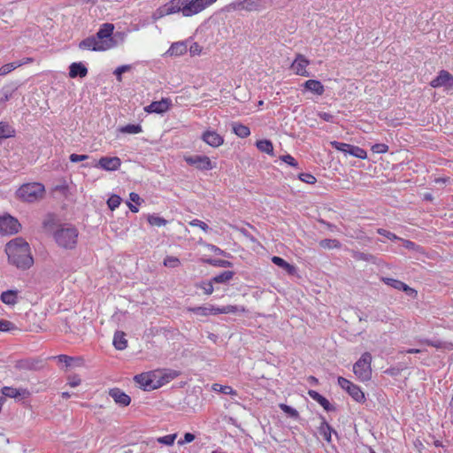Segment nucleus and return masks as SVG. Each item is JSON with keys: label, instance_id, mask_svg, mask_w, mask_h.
I'll use <instances>...</instances> for the list:
<instances>
[{"label": "nucleus", "instance_id": "nucleus-1", "mask_svg": "<svg viewBox=\"0 0 453 453\" xmlns=\"http://www.w3.org/2000/svg\"><path fill=\"white\" fill-rule=\"evenodd\" d=\"M114 25L104 23L95 35L88 36L79 43V48L84 50L107 51L122 44L127 37L124 32L114 34Z\"/></svg>", "mask_w": 453, "mask_h": 453}, {"label": "nucleus", "instance_id": "nucleus-2", "mask_svg": "<svg viewBox=\"0 0 453 453\" xmlns=\"http://www.w3.org/2000/svg\"><path fill=\"white\" fill-rule=\"evenodd\" d=\"M218 0H171L159 6L151 16L157 21L165 16L181 13L183 17L195 16L208 7L211 6Z\"/></svg>", "mask_w": 453, "mask_h": 453}, {"label": "nucleus", "instance_id": "nucleus-3", "mask_svg": "<svg viewBox=\"0 0 453 453\" xmlns=\"http://www.w3.org/2000/svg\"><path fill=\"white\" fill-rule=\"evenodd\" d=\"M4 252L8 263L19 270H27L34 265L29 243L21 237H16L5 244Z\"/></svg>", "mask_w": 453, "mask_h": 453}, {"label": "nucleus", "instance_id": "nucleus-4", "mask_svg": "<svg viewBox=\"0 0 453 453\" xmlns=\"http://www.w3.org/2000/svg\"><path fill=\"white\" fill-rule=\"evenodd\" d=\"M176 372L155 370L135 375L134 380L144 390L156 389L177 377Z\"/></svg>", "mask_w": 453, "mask_h": 453}, {"label": "nucleus", "instance_id": "nucleus-5", "mask_svg": "<svg viewBox=\"0 0 453 453\" xmlns=\"http://www.w3.org/2000/svg\"><path fill=\"white\" fill-rule=\"evenodd\" d=\"M188 311L197 316L207 317L218 314L244 313L246 310L243 306L238 305H226L223 307H218L212 304H207L204 306L188 308Z\"/></svg>", "mask_w": 453, "mask_h": 453}, {"label": "nucleus", "instance_id": "nucleus-6", "mask_svg": "<svg viewBox=\"0 0 453 453\" xmlns=\"http://www.w3.org/2000/svg\"><path fill=\"white\" fill-rule=\"evenodd\" d=\"M268 0H234L225 6V11L232 12H261L266 7Z\"/></svg>", "mask_w": 453, "mask_h": 453}, {"label": "nucleus", "instance_id": "nucleus-7", "mask_svg": "<svg viewBox=\"0 0 453 453\" xmlns=\"http://www.w3.org/2000/svg\"><path fill=\"white\" fill-rule=\"evenodd\" d=\"M45 192L44 186L39 182L22 185L16 192L17 196L25 202L33 203L42 198Z\"/></svg>", "mask_w": 453, "mask_h": 453}, {"label": "nucleus", "instance_id": "nucleus-8", "mask_svg": "<svg viewBox=\"0 0 453 453\" xmlns=\"http://www.w3.org/2000/svg\"><path fill=\"white\" fill-rule=\"evenodd\" d=\"M54 238L59 246L73 249L77 243L78 231L75 227L63 226L55 232Z\"/></svg>", "mask_w": 453, "mask_h": 453}, {"label": "nucleus", "instance_id": "nucleus-9", "mask_svg": "<svg viewBox=\"0 0 453 453\" xmlns=\"http://www.w3.org/2000/svg\"><path fill=\"white\" fill-rule=\"evenodd\" d=\"M372 355L365 352L361 357L354 364L353 372L361 381H368L372 378Z\"/></svg>", "mask_w": 453, "mask_h": 453}, {"label": "nucleus", "instance_id": "nucleus-10", "mask_svg": "<svg viewBox=\"0 0 453 453\" xmlns=\"http://www.w3.org/2000/svg\"><path fill=\"white\" fill-rule=\"evenodd\" d=\"M184 160L188 165H193L200 171L212 170L217 165L205 155L185 156Z\"/></svg>", "mask_w": 453, "mask_h": 453}, {"label": "nucleus", "instance_id": "nucleus-11", "mask_svg": "<svg viewBox=\"0 0 453 453\" xmlns=\"http://www.w3.org/2000/svg\"><path fill=\"white\" fill-rule=\"evenodd\" d=\"M20 224L11 215L0 217V234L10 235L19 232Z\"/></svg>", "mask_w": 453, "mask_h": 453}, {"label": "nucleus", "instance_id": "nucleus-12", "mask_svg": "<svg viewBox=\"0 0 453 453\" xmlns=\"http://www.w3.org/2000/svg\"><path fill=\"white\" fill-rule=\"evenodd\" d=\"M338 384L342 389L346 390L348 392V394L355 401H357L358 403L365 401V397L364 392L361 390V388L358 386L353 384L349 380H347L343 377H339Z\"/></svg>", "mask_w": 453, "mask_h": 453}, {"label": "nucleus", "instance_id": "nucleus-13", "mask_svg": "<svg viewBox=\"0 0 453 453\" xmlns=\"http://www.w3.org/2000/svg\"><path fill=\"white\" fill-rule=\"evenodd\" d=\"M430 84L433 88L444 87L446 89L453 88V76L449 72L442 70Z\"/></svg>", "mask_w": 453, "mask_h": 453}, {"label": "nucleus", "instance_id": "nucleus-14", "mask_svg": "<svg viewBox=\"0 0 453 453\" xmlns=\"http://www.w3.org/2000/svg\"><path fill=\"white\" fill-rule=\"evenodd\" d=\"M310 61L301 54H298L291 65V68L294 73L300 76L307 77L310 73L307 71V66Z\"/></svg>", "mask_w": 453, "mask_h": 453}, {"label": "nucleus", "instance_id": "nucleus-15", "mask_svg": "<svg viewBox=\"0 0 453 453\" xmlns=\"http://www.w3.org/2000/svg\"><path fill=\"white\" fill-rule=\"evenodd\" d=\"M121 165V160L118 157H101L97 164L95 165L99 167L104 171H116Z\"/></svg>", "mask_w": 453, "mask_h": 453}, {"label": "nucleus", "instance_id": "nucleus-16", "mask_svg": "<svg viewBox=\"0 0 453 453\" xmlns=\"http://www.w3.org/2000/svg\"><path fill=\"white\" fill-rule=\"evenodd\" d=\"M201 139L209 146L218 148L224 143V138L214 130H206L203 133Z\"/></svg>", "mask_w": 453, "mask_h": 453}, {"label": "nucleus", "instance_id": "nucleus-17", "mask_svg": "<svg viewBox=\"0 0 453 453\" xmlns=\"http://www.w3.org/2000/svg\"><path fill=\"white\" fill-rule=\"evenodd\" d=\"M171 100L168 98H163L160 101L152 102L150 104L144 108V111L148 113H165L171 107Z\"/></svg>", "mask_w": 453, "mask_h": 453}, {"label": "nucleus", "instance_id": "nucleus-18", "mask_svg": "<svg viewBox=\"0 0 453 453\" xmlns=\"http://www.w3.org/2000/svg\"><path fill=\"white\" fill-rule=\"evenodd\" d=\"M109 395L117 404L123 407L128 406L131 403L130 396L118 388L110 389Z\"/></svg>", "mask_w": 453, "mask_h": 453}, {"label": "nucleus", "instance_id": "nucleus-19", "mask_svg": "<svg viewBox=\"0 0 453 453\" xmlns=\"http://www.w3.org/2000/svg\"><path fill=\"white\" fill-rule=\"evenodd\" d=\"M188 50V42L180 41L172 43L165 55L170 57H180L184 55Z\"/></svg>", "mask_w": 453, "mask_h": 453}, {"label": "nucleus", "instance_id": "nucleus-20", "mask_svg": "<svg viewBox=\"0 0 453 453\" xmlns=\"http://www.w3.org/2000/svg\"><path fill=\"white\" fill-rule=\"evenodd\" d=\"M384 281L386 284L395 289L404 291L410 296H415L417 295V292L413 288H410L408 285L398 280L386 278L384 279Z\"/></svg>", "mask_w": 453, "mask_h": 453}, {"label": "nucleus", "instance_id": "nucleus-21", "mask_svg": "<svg viewBox=\"0 0 453 453\" xmlns=\"http://www.w3.org/2000/svg\"><path fill=\"white\" fill-rule=\"evenodd\" d=\"M0 300L6 305H15L19 301V291L17 289H9L4 291L0 296Z\"/></svg>", "mask_w": 453, "mask_h": 453}, {"label": "nucleus", "instance_id": "nucleus-22", "mask_svg": "<svg viewBox=\"0 0 453 453\" xmlns=\"http://www.w3.org/2000/svg\"><path fill=\"white\" fill-rule=\"evenodd\" d=\"M88 74V69L81 62H74L69 66V76L71 78H83Z\"/></svg>", "mask_w": 453, "mask_h": 453}, {"label": "nucleus", "instance_id": "nucleus-23", "mask_svg": "<svg viewBox=\"0 0 453 453\" xmlns=\"http://www.w3.org/2000/svg\"><path fill=\"white\" fill-rule=\"evenodd\" d=\"M303 86L307 90L318 96H321L325 91L323 84L317 80H308Z\"/></svg>", "mask_w": 453, "mask_h": 453}, {"label": "nucleus", "instance_id": "nucleus-24", "mask_svg": "<svg viewBox=\"0 0 453 453\" xmlns=\"http://www.w3.org/2000/svg\"><path fill=\"white\" fill-rule=\"evenodd\" d=\"M308 395L318 402L326 411L333 410L329 401L315 390H309Z\"/></svg>", "mask_w": 453, "mask_h": 453}, {"label": "nucleus", "instance_id": "nucleus-25", "mask_svg": "<svg viewBox=\"0 0 453 453\" xmlns=\"http://www.w3.org/2000/svg\"><path fill=\"white\" fill-rule=\"evenodd\" d=\"M113 345L118 350H123L127 347L126 334L123 332H116L113 337Z\"/></svg>", "mask_w": 453, "mask_h": 453}, {"label": "nucleus", "instance_id": "nucleus-26", "mask_svg": "<svg viewBox=\"0 0 453 453\" xmlns=\"http://www.w3.org/2000/svg\"><path fill=\"white\" fill-rule=\"evenodd\" d=\"M15 135V129L7 122H0V142L3 139L13 137Z\"/></svg>", "mask_w": 453, "mask_h": 453}, {"label": "nucleus", "instance_id": "nucleus-27", "mask_svg": "<svg viewBox=\"0 0 453 453\" xmlns=\"http://www.w3.org/2000/svg\"><path fill=\"white\" fill-rule=\"evenodd\" d=\"M272 262L274 265H276L277 266L287 271L289 274H293L296 272V268L294 265L288 264L287 261H285L283 258H281L280 257H276V256L273 257Z\"/></svg>", "mask_w": 453, "mask_h": 453}, {"label": "nucleus", "instance_id": "nucleus-28", "mask_svg": "<svg viewBox=\"0 0 453 453\" xmlns=\"http://www.w3.org/2000/svg\"><path fill=\"white\" fill-rule=\"evenodd\" d=\"M233 132L240 138H246L250 134V128L241 123L234 122L232 124Z\"/></svg>", "mask_w": 453, "mask_h": 453}, {"label": "nucleus", "instance_id": "nucleus-29", "mask_svg": "<svg viewBox=\"0 0 453 453\" xmlns=\"http://www.w3.org/2000/svg\"><path fill=\"white\" fill-rule=\"evenodd\" d=\"M256 146L261 152L273 155V145L271 141L267 139L259 140L256 142Z\"/></svg>", "mask_w": 453, "mask_h": 453}, {"label": "nucleus", "instance_id": "nucleus-30", "mask_svg": "<svg viewBox=\"0 0 453 453\" xmlns=\"http://www.w3.org/2000/svg\"><path fill=\"white\" fill-rule=\"evenodd\" d=\"M319 434L324 437V439L330 442L332 441V433L334 432L333 428L327 424V422L323 419L321 422L319 427Z\"/></svg>", "mask_w": 453, "mask_h": 453}, {"label": "nucleus", "instance_id": "nucleus-31", "mask_svg": "<svg viewBox=\"0 0 453 453\" xmlns=\"http://www.w3.org/2000/svg\"><path fill=\"white\" fill-rule=\"evenodd\" d=\"M119 132L127 134H137L142 132V127L140 124H128L119 127Z\"/></svg>", "mask_w": 453, "mask_h": 453}, {"label": "nucleus", "instance_id": "nucleus-32", "mask_svg": "<svg viewBox=\"0 0 453 453\" xmlns=\"http://www.w3.org/2000/svg\"><path fill=\"white\" fill-rule=\"evenodd\" d=\"M58 359L59 362L65 363L67 366H81L83 364L81 358H74L66 355H59Z\"/></svg>", "mask_w": 453, "mask_h": 453}, {"label": "nucleus", "instance_id": "nucleus-33", "mask_svg": "<svg viewBox=\"0 0 453 453\" xmlns=\"http://www.w3.org/2000/svg\"><path fill=\"white\" fill-rule=\"evenodd\" d=\"M211 389L213 391H215V392H220V393H223V394H226V395H230L232 396H236L237 395L236 390L233 389L229 386H223V385H220L219 383H214L211 386Z\"/></svg>", "mask_w": 453, "mask_h": 453}, {"label": "nucleus", "instance_id": "nucleus-34", "mask_svg": "<svg viewBox=\"0 0 453 453\" xmlns=\"http://www.w3.org/2000/svg\"><path fill=\"white\" fill-rule=\"evenodd\" d=\"M21 65L23 63L20 61L5 64L0 67V76H4Z\"/></svg>", "mask_w": 453, "mask_h": 453}, {"label": "nucleus", "instance_id": "nucleus-35", "mask_svg": "<svg viewBox=\"0 0 453 453\" xmlns=\"http://www.w3.org/2000/svg\"><path fill=\"white\" fill-rule=\"evenodd\" d=\"M233 276H234V273L233 272L226 271V272L221 273L219 275L214 276L211 279V282H214V283H226L228 280H230L233 278Z\"/></svg>", "mask_w": 453, "mask_h": 453}, {"label": "nucleus", "instance_id": "nucleus-36", "mask_svg": "<svg viewBox=\"0 0 453 453\" xmlns=\"http://www.w3.org/2000/svg\"><path fill=\"white\" fill-rule=\"evenodd\" d=\"M348 154L360 159H365L367 157V153L364 149L354 145H351V148L348 150Z\"/></svg>", "mask_w": 453, "mask_h": 453}, {"label": "nucleus", "instance_id": "nucleus-37", "mask_svg": "<svg viewBox=\"0 0 453 453\" xmlns=\"http://www.w3.org/2000/svg\"><path fill=\"white\" fill-rule=\"evenodd\" d=\"M319 246L323 249H337L341 244L335 239H323L319 242Z\"/></svg>", "mask_w": 453, "mask_h": 453}, {"label": "nucleus", "instance_id": "nucleus-38", "mask_svg": "<svg viewBox=\"0 0 453 453\" xmlns=\"http://www.w3.org/2000/svg\"><path fill=\"white\" fill-rule=\"evenodd\" d=\"M279 407L288 417H290L292 418H295V419H297L299 418L298 411L296 409H294L293 407L288 406V405H287L285 403H280Z\"/></svg>", "mask_w": 453, "mask_h": 453}, {"label": "nucleus", "instance_id": "nucleus-39", "mask_svg": "<svg viewBox=\"0 0 453 453\" xmlns=\"http://www.w3.org/2000/svg\"><path fill=\"white\" fill-rule=\"evenodd\" d=\"M164 265L169 268H176L180 265V260L173 256H166L163 262Z\"/></svg>", "mask_w": 453, "mask_h": 453}, {"label": "nucleus", "instance_id": "nucleus-40", "mask_svg": "<svg viewBox=\"0 0 453 453\" xmlns=\"http://www.w3.org/2000/svg\"><path fill=\"white\" fill-rule=\"evenodd\" d=\"M148 222L151 226H164L167 224V221L165 219H163L157 215H155V214L148 216Z\"/></svg>", "mask_w": 453, "mask_h": 453}, {"label": "nucleus", "instance_id": "nucleus-41", "mask_svg": "<svg viewBox=\"0 0 453 453\" xmlns=\"http://www.w3.org/2000/svg\"><path fill=\"white\" fill-rule=\"evenodd\" d=\"M2 392L5 396H8L11 398H16V397L21 395L20 391L18 388H15L12 387H4V388H3Z\"/></svg>", "mask_w": 453, "mask_h": 453}, {"label": "nucleus", "instance_id": "nucleus-42", "mask_svg": "<svg viewBox=\"0 0 453 453\" xmlns=\"http://www.w3.org/2000/svg\"><path fill=\"white\" fill-rule=\"evenodd\" d=\"M121 203V198L117 195H112L107 200V204L110 210L114 211L116 208L119 206Z\"/></svg>", "mask_w": 453, "mask_h": 453}, {"label": "nucleus", "instance_id": "nucleus-43", "mask_svg": "<svg viewBox=\"0 0 453 453\" xmlns=\"http://www.w3.org/2000/svg\"><path fill=\"white\" fill-rule=\"evenodd\" d=\"M330 144L337 150L343 152L344 154H348V150L351 148L350 144L340 142L336 141H332Z\"/></svg>", "mask_w": 453, "mask_h": 453}, {"label": "nucleus", "instance_id": "nucleus-44", "mask_svg": "<svg viewBox=\"0 0 453 453\" xmlns=\"http://www.w3.org/2000/svg\"><path fill=\"white\" fill-rule=\"evenodd\" d=\"M176 437H177L176 434H167V435L159 437L157 439V441L159 443H161V444L171 446V445H173L174 443V441H175Z\"/></svg>", "mask_w": 453, "mask_h": 453}, {"label": "nucleus", "instance_id": "nucleus-45", "mask_svg": "<svg viewBox=\"0 0 453 453\" xmlns=\"http://www.w3.org/2000/svg\"><path fill=\"white\" fill-rule=\"evenodd\" d=\"M130 70H131V65H120V66L117 67L114 70L113 73L116 75L117 80L119 81H122V73L128 72Z\"/></svg>", "mask_w": 453, "mask_h": 453}, {"label": "nucleus", "instance_id": "nucleus-46", "mask_svg": "<svg viewBox=\"0 0 453 453\" xmlns=\"http://www.w3.org/2000/svg\"><path fill=\"white\" fill-rule=\"evenodd\" d=\"M424 343L429 345V346H433L436 349H442V348H452L453 345L450 344V343H445V342H433V341H430V340H425L423 341Z\"/></svg>", "mask_w": 453, "mask_h": 453}, {"label": "nucleus", "instance_id": "nucleus-47", "mask_svg": "<svg viewBox=\"0 0 453 453\" xmlns=\"http://www.w3.org/2000/svg\"><path fill=\"white\" fill-rule=\"evenodd\" d=\"M372 150L373 153L383 154L388 152V146L385 143H376L372 146Z\"/></svg>", "mask_w": 453, "mask_h": 453}, {"label": "nucleus", "instance_id": "nucleus-48", "mask_svg": "<svg viewBox=\"0 0 453 453\" xmlns=\"http://www.w3.org/2000/svg\"><path fill=\"white\" fill-rule=\"evenodd\" d=\"M298 178L300 180L308 184H314L316 182V178L311 173H300Z\"/></svg>", "mask_w": 453, "mask_h": 453}, {"label": "nucleus", "instance_id": "nucleus-49", "mask_svg": "<svg viewBox=\"0 0 453 453\" xmlns=\"http://www.w3.org/2000/svg\"><path fill=\"white\" fill-rule=\"evenodd\" d=\"M189 225L192 226H197L200 229H202L203 232L207 233L209 231V226L206 223L203 221H201L199 219H193L189 222Z\"/></svg>", "mask_w": 453, "mask_h": 453}, {"label": "nucleus", "instance_id": "nucleus-50", "mask_svg": "<svg viewBox=\"0 0 453 453\" xmlns=\"http://www.w3.org/2000/svg\"><path fill=\"white\" fill-rule=\"evenodd\" d=\"M280 158V160H282L283 162H285L286 164H288L293 167L298 166L297 161L289 154L283 155Z\"/></svg>", "mask_w": 453, "mask_h": 453}, {"label": "nucleus", "instance_id": "nucleus-51", "mask_svg": "<svg viewBox=\"0 0 453 453\" xmlns=\"http://www.w3.org/2000/svg\"><path fill=\"white\" fill-rule=\"evenodd\" d=\"M14 328L12 322L4 319H0V332H9Z\"/></svg>", "mask_w": 453, "mask_h": 453}, {"label": "nucleus", "instance_id": "nucleus-52", "mask_svg": "<svg viewBox=\"0 0 453 453\" xmlns=\"http://www.w3.org/2000/svg\"><path fill=\"white\" fill-rule=\"evenodd\" d=\"M188 49L191 56H199L202 52V47L197 42H192Z\"/></svg>", "mask_w": 453, "mask_h": 453}, {"label": "nucleus", "instance_id": "nucleus-53", "mask_svg": "<svg viewBox=\"0 0 453 453\" xmlns=\"http://www.w3.org/2000/svg\"><path fill=\"white\" fill-rule=\"evenodd\" d=\"M214 282H211V280L208 282H203L201 285V288L203 289L204 293L206 295H211L214 291L213 284Z\"/></svg>", "mask_w": 453, "mask_h": 453}, {"label": "nucleus", "instance_id": "nucleus-54", "mask_svg": "<svg viewBox=\"0 0 453 453\" xmlns=\"http://www.w3.org/2000/svg\"><path fill=\"white\" fill-rule=\"evenodd\" d=\"M81 382V380L78 375H72L68 377V385L72 388H75L79 386Z\"/></svg>", "mask_w": 453, "mask_h": 453}, {"label": "nucleus", "instance_id": "nucleus-55", "mask_svg": "<svg viewBox=\"0 0 453 453\" xmlns=\"http://www.w3.org/2000/svg\"><path fill=\"white\" fill-rule=\"evenodd\" d=\"M195 440V435L191 433H186L184 434L183 440L178 441V444L183 445L185 443H189Z\"/></svg>", "mask_w": 453, "mask_h": 453}, {"label": "nucleus", "instance_id": "nucleus-56", "mask_svg": "<svg viewBox=\"0 0 453 453\" xmlns=\"http://www.w3.org/2000/svg\"><path fill=\"white\" fill-rule=\"evenodd\" d=\"M88 157V155H78V154H71L70 160L73 163L81 162L86 160Z\"/></svg>", "mask_w": 453, "mask_h": 453}, {"label": "nucleus", "instance_id": "nucleus-57", "mask_svg": "<svg viewBox=\"0 0 453 453\" xmlns=\"http://www.w3.org/2000/svg\"><path fill=\"white\" fill-rule=\"evenodd\" d=\"M210 263L214 266L227 267L231 265V263L226 260H211Z\"/></svg>", "mask_w": 453, "mask_h": 453}, {"label": "nucleus", "instance_id": "nucleus-58", "mask_svg": "<svg viewBox=\"0 0 453 453\" xmlns=\"http://www.w3.org/2000/svg\"><path fill=\"white\" fill-rule=\"evenodd\" d=\"M378 233L380 234H381V235L386 236L389 240H396V239H398L397 236L395 234H393L391 232H388V231H387L385 229H381V228L378 229Z\"/></svg>", "mask_w": 453, "mask_h": 453}, {"label": "nucleus", "instance_id": "nucleus-59", "mask_svg": "<svg viewBox=\"0 0 453 453\" xmlns=\"http://www.w3.org/2000/svg\"><path fill=\"white\" fill-rule=\"evenodd\" d=\"M318 116L326 122H333L334 120V116L328 112L321 111L318 113Z\"/></svg>", "mask_w": 453, "mask_h": 453}, {"label": "nucleus", "instance_id": "nucleus-60", "mask_svg": "<svg viewBox=\"0 0 453 453\" xmlns=\"http://www.w3.org/2000/svg\"><path fill=\"white\" fill-rule=\"evenodd\" d=\"M2 95L3 96L0 98V104H3L5 102H7L11 98V96H12V93L9 92L8 90H5V89L2 90Z\"/></svg>", "mask_w": 453, "mask_h": 453}, {"label": "nucleus", "instance_id": "nucleus-61", "mask_svg": "<svg viewBox=\"0 0 453 453\" xmlns=\"http://www.w3.org/2000/svg\"><path fill=\"white\" fill-rule=\"evenodd\" d=\"M403 246L408 250H417L418 249V246L414 242L408 241V240L403 241Z\"/></svg>", "mask_w": 453, "mask_h": 453}, {"label": "nucleus", "instance_id": "nucleus-62", "mask_svg": "<svg viewBox=\"0 0 453 453\" xmlns=\"http://www.w3.org/2000/svg\"><path fill=\"white\" fill-rule=\"evenodd\" d=\"M129 197L132 202H134L135 203H140V196L138 194L132 192V193H130Z\"/></svg>", "mask_w": 453, "mask_h": 453}, {"label": "nucleus", "instance_id": "nucleus-63", "mask_svg": "<svg viewBox=\"0 0 453 453\" xmlns=\"http://www.w3.org/2000/svg\"><path fill=\"white\" fill-rule=\"evenodd\" d=\"M421 350L418 349H409L406 350V353H409V354H415V353H419Z\"/></svg>", "mask_w": 453, "mask_h": 453}, {"label": "nucleus", "instance_id": "nucleus-64", "mask_svg": "<svg viewBox=\"0 0 453 453\" xmlns=\"http://www.w3.org/2000/svg\"><path fill=\"white\" fill-rule=\"evenodd\" d=\"M128 207H129L130 211H133V212H137L138 211V208L135 205H134V204H132L130 203H128Z\"/></svg>", "mask_w": 453, "mask_h": 453}]
</instances>
